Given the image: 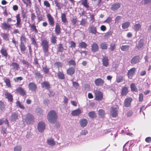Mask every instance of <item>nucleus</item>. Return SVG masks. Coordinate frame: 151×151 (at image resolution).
Segmentation results:
<instances>
[{
    "mask_svg": "<svg viewBox=\"0 0 151 151\" xmlns=\"http://www.w3.org/2000/svg\"><path fill=\"white\" fill-rule=\"evenodd\" d=\"M57 118V115L55 111H51L48 114L47 118L48 122L52 124L56 122Z\"/></svg>",
    "mask_w": 151,
    "mask_h": 151,
    "instance_id": "f257e3e1",
    "label": "nucleus"
},
{
    "mask_svg": "<svg viewBox=\"0 0 151 151\" xmlns=\"http://www.w3.org/2000/svg\"><path fill=\"white\" fill-rule=\"evenodd\" d=\"M95 94V99L98 101H101L103 98V95L102 92L98 90H96L94 91Z\"/></svg>",
    "mask_w": 151,
    "mask_h": 151,
    "instance_id": "f03ea898",
    "label": "nucleus"
},
{
    "mask_svg": "<svg viewBox=\"0 0 151 151\" xmlns=\"http://www.w3.org/2000/svg\"><path fill=\"white\" fill-rule=\"evenodd\" d=\"M41 45L45 55L47 54L49 47L48 42L46 40H43L42 42Z\"/></svg>",
    "mask_w": 151,
    "mask_h": 151,
    "instance_id": "7ed1b4c3",
    "label": "nucleus"
},
{
    "mask_svg": "<svg viewBox=\"0 0 151 151\" xmlns=\"http://www.w3.org/2000/svg\"><path fill=\"white\" fill-rule=\"evenodd\" d=\"M25 119L26 122L27 123H32L34 122V117L33 116L30 114H28L25 116V118H23Z\"/></svg>",
    "mask_w": 151,
    "mask_h": 151,
    "instance_id": "20e7f679",
    "label": "nucleus"
},
{
    "mask_svg": "<svg viewBox=\"0 0 151 151\" xmlns=\"http://www.w3.org/2000/svg\"><path fill=\"white\" fill-rule=\"evenodd\" d=\"M45 128V125L44 122H39L37 126V129L38 131L40 132L44 131Z\"/></svg>",
    "mask_w": 151,
    "mask_h": 151,
    "instance_id": "39448f33",
    "label": "nucleus"
},
{
    "mask_svg": "<svg viewBox=\"0 0 151 151\" xmlns=\"http://www.w3.org/2000/svg\"><path fill=\"white\" fill-rule=\"evenodd\" d=\"M110 113L113 117L115 118L118 115V110L116 108L111 107L110 110Z\"/></svg>",
    "mask_w": 151,
    "mask_h": 151,
    "instance_id": "423d86ee",
    "label": "nucleus"
},
{
    "mask_svg": "<svg viewBox=\"0 0 151 151\" xmlns=\"http://www.w3.org/2000/svg\"><path fill=\"white\" fill-rule=\"evenodd\" d=\"M9 23H7L6 22H4L2 24V28L6 30H9L11 28L12 25Z\"/></svg>",
    "mask_w": 151,
    "mask_h": 151,
    "instance_id": "0eeeda50",
    "label": "nucleus"
},
{
    "mask_svg": "<svg viewBox=\"0 0 151 151\" xmlns=\"http://www.w3.org/2000/svg\"><path fill=\"white\" fill-rule=\"evenodd\" d=\"M104 81L101 78H98L95 81V83L97 86H102L103 85Z\"/></svg>",
    "mask_w": 151,
    "mask_h": 151,
    "instance_id": "6e6552de",
    "label": "nucleus"
},
{
    "mask_svg": "<svg viewBox=\"0 0 151 151\" xmlns=\"http://www.w3.org/2000/svg\"><path fill=\"white\" fill-rule=\"evenodd\" d=\"M132 100V99L130 97H128L126 98L124 101V104L126 107H129L130 106L131 102Z\"/></svg>",
    "mask_w": 151,
    "mask_h": 151,
    "instance_id": "1a4fd4ad",
    "label": "nucleus"
},
{
    "mask_svg": "<svg viewBox=\"0 0 151 151\" xmlns=\"http://www.w3.org/2000/svg\"><path fill=\"white\" fill-rule=\"evenodd\" d=\"M47 17L48 18L49 24L50 25L54 26V21L53 17L51 16L50 14H47Z\"/></svg>",
    "mask_w": 151,
    "mask_h": 151,
    "instance_id": "9d476101",
    "label": "nucleus"
},
{
    "mask_svg": "<svg viewBox=\"0 0 151 151\" xmlns=\"http://www.w3.org/2000/svg\"><path fill=\"white\" fill-rule=\"evenodd\" d=\"M16 18L17 20V23H16V27H21V19L20 17V14H17L16 16Z\"/></svg>",
    "mask_w": 151,
    "mask_h": 151,
    "instance_id": "9b49d317",
    "label": "nucleus"
},
{
    "mask_svg": "<svg viewBox=\"0 0 151 151\" xmlns=\"http://www.w3.org/2000/svg\"><path fill=\"white\" fill-rule=\"evenodd\" d=\"M144 45V41L143 40L141 39L138 41V43L137 44L136 48L138 50H140L143 46Z\"/></svg>",
    "mask_w": 151,
    "mask_h": 151,
    "instance_id": "f8f14e48",
    "label": "nucleus"
},
{
    "mask_svg": "<svg viewBox=\"0 0 151 151\" xmlns=\"http://www.w3.org/2000/svg\"><path fill=\"white\" fill-rule=\"evenodd\" d=\"M28 87L29 90L32 91H35L36 90L37 86L33 83H30L28 85Z\"/></svg>",
    "mask_w": 151,
    "mask_h": 151,
    "instance_id": "ddd939ff",
    "label": "nucleus"
},
{
    "mask_svg": "<svg viewBox=\"0 0 151 151\" xmlns=\"http://www.w3.org/2000/svg\"><path fill=\"white\" fill-rule=\"evenodd\" d=\"M140 59L139 56H135L131 59V63L132 64H135L138 63Z\"/></svg>",
    "mask_w": 151,
    "mask_h": 151,
    "instance_id": "4468645a",
    "label": "nucleus"
},
{
    "mask_svg": "<svg viewBox=\"0 0 151 151\" xmlns=\"http://www.w3.org/2000/svg\"><path fill=\"white\" fill-rule=\"evenodd\" d=\"M91 51L93 52H96L98 51L99 47L98 44L94 43L91 46Z\"/></svg>",
    "mask_w": 151,
    "mask_h": 151,
    "instance_id": "2eb2a0df",
    "label": "nucleus"
},
{
    "mask_svg": "<svg viewBox=\"0 0 151 151\" xmlns=\"http://www.w3.org/2000/svg\"><path fill=\"white\" fill-rule=\"evenodd\" d=\"M79 123L81 126L82 127H84L87 126L88 122L86 119H83L80 120Z\"/></svg>",
    "mask_w": 151,
    "mask_h": 151,
    "instance_id": "dca6fc26",
    "label": "nucleus"
},
{
    "mask_svg": "<svg viewBox=\"0 0 151 151\" xmlns=\"http://www.w3.org/2000/svg\"><path fill=\"white\" fill-rule=\"evenodd\" d=\"M136 70L135 68H133L131 69L128 71L127 73L128 77L130 78H131L132 76L134 75Z\"/></svg>",
    "mask_w": 151,
    "mask_h": 151,
    "instance_id": "f3484780",
    "label": "nucleus"
},
{
    "mask_svg": "<svg viewBox=\"0 0 151 151\" xmlns=\"http://www.w3.org/2000/svg\"><path fill=\"white\" fill-rule=\"evenodd\" d=\"M102 63L104 66L107 67L109 65V60L106 56H103L102 59Z\"/></svg>",
    "mask_w": 151,
    "mask_h": 151,
    "instance_id": "a211bd4d",
    "label": "nucleus"
},
{
    "mask_svg": "<svg viewBox=\"0 0 151 151\" xmlns=\"http://www.w3.org/2000/svg\"><path fill=\"white\" fill-rule=\"evenodd\" d=\"M75 67H71L69 68L66 70L67 73L68 75H72L75 73Z\"/></svg>",
    "mask_w": 151,
    "mask_h": 151,
    "instance_id": "6ab92c4d",
    "label": "nucleus"
},
{
    "mask_svg": "<svg viewBox=\"0 0 151 151\" xmlns=\"http://www.w3.org/2000/svg\"><path fill=\"white\" fill-rule=\"evenodd\" d=\"M120 6V4L119 3H116L112 5L111 7V9L113 11L117 10Z\"/></svg>",
    "mask_w": 151,
    "mask_h": 151,
    "instance_id": "aec40b11",
    "label": "nucleus"
},
{
    "mask_svg": "<svg viewBox=\"0 0 151 151\" xmlns=\"http://www.w3.org/2000/svg\"><path fill=\"white\" fill-rule=\"evenodd\" d=\"M55 33L57 35H59L60 32V25L59 23H56L55 25Z\"/></svg>",
    "mask_w": 151,
    "mask_h": 151,
    "instance_id": "412c9836",
    "label": "nucleus"
},
{
    "mask_svg": "<svg viewBox=\"0 0 151 151\" xmlns=\"http://www.w3.org/2000/svg\"><path fill=\"white\" fill-rule=\"evenodd\" d=\"M17 92L22 96H24L25 94V92L24 90L21 87L18 88L16 90Z\"/></svg>",
    "mask_w": 151,
    "mask_h": 151,
    "instance_id": "4be33fe9",
    "label": "nucleus"
},
{
    "mask_svg": "<svg viewBox=\"0 0 151 151\" xmlns=\"http://www.w3.org/2000/svg\"><path fill=\"white\" fill-rule=\"evenodd\" d=\"M90 32L94 35H96L97 32L96 27L93 26H90L89 27Z\"/></svg>",
    "mask_w": 151,
    "mask_h": 151,
    "instance_id": "5701e85b",
    "label": "nucleus"
},
{
    "mask_svg": "<svg viewBox=\"0 0 151 151\" xmlns=\"http://www.w3.org/2000/svg\"><path fill=\"white\" fill-rule=\"evenodd\" d=\"M10 66L12 67L13 69L15 71L18 70L19 68V65L16 63H13Z\"/></svg>",
    "mask_w": 151,
    "mask_h": 151,
    "instance_id": "b1692460",
    "label": "nucleus"
},
{
    "mask_svg": "<svg viewBox=\"0 0 151 151\" xmlns=\"http://www.w3.org/2000/svg\"><path fill=\"white\" fill-rule=\"evenodd\" d=\"M57 76L59 79L63 80L65 78V75L63 71H59L57 73Z\"/></svg>",
    "mask_w": 151,
    "mask_h": 151,
    "instance_id": "393cba45",
    "label": "nucleus"
},
{
    "mask_svg": "<svg viewBox=\"0 0 151 151\" xmlns=\"http://www.w3.org/2000/svg\"><path fill=\"white\" fill-rule=\"evenodd\" d=\"M128 92V89L127 87H124L122 89L121 94L122 96H125L127 94Z\"/></svg>",
    "mask_w": 151,
    "mask_h": 151,
    "instance_id": "a878e982",
    "label": "nucleus"
},
{
    "mask_svg": "<svg viewBox=\"0 0 151 151\" xmlns=\"http://www.w3.org/2000/svg\"><path fill=\"white\" fill-rule=\"evenodd\" d=\"M18 119L17 114L15 113H13L12 114L10 119L11 121L15 122Z\"/></svg>",
    "mask_w": 151,
    "mask_h": 151,
    "instance_id": "bb28decb",
    "label": "nucleus"
},
{
    "mask_svg": "<svg viewBox=\"0 0 151 151\" xmlns=\"http://www.w3.org/2000/svg\"><path fill=\"white\" fill-rule=\"evenodd\" d=\"M5 96L6 99H8V101L12 102L13 100V97L12 94L6 92L5 94Z\"/></svg>",
    "mask_w": 151,
    "mask_h": 151,
    "instance_id": "cd10ccee",
    "label": "nucleus"
},
{
    "mask_svg": "<svg viewBox=\"0 0 151 151\" xmlns=\"http://www.w3.org/2000/svg\"><path fill=\"white\" fill-rule=\"evenodd\" d=\"M81 113V110L78 109L76 110L73 111L71 113V114L73 116H77L80 114Z\"/></svg>",
    "mask_w": 151,
    "mask_h": 151,
    "instance_id": "c85d7f7f",
    "label": "nucleus"
},
{
    "mask_svg": "<svg viewBox=\"0 0 151 151\" xmlns=\"http://www.w3.org/2000/svg\"><path fill=\"white\" fill-rule=\"evenodd\" d=\"M5 105L4 103L0 101V111L3 112L5 111Z\"/></svg>",
    "mask_w": 151,
    "mask_h": 151,
    "instance_id": "c756f323",
    "label": "nucleus"
},
{
    "mask_svg": "<svg viewBox=\"0 0 151 151\" xmlns=\"http://www.w3.org/2000/svg\"><path fill=\"white\" fill-rule=\"evenodd\" d=\"M100 47L102 50H106L108 47V45L105 42H101L100 44Z\"/></svg>",
    "mask_w": 151,
    "mask_h": 151,
    "instance_id": "7c9ffc66",
    "label": "nucleus"
},
{
    "mask_svg": "<svg viewBox=\"0 0 151 151\" xmlns=\"http://www.w3.org/2000/svg\"><path fill=\"white\" fill-rule=\"evenodd\" d=\"M99 116L101 118L105 117V112L102 109L99 110L98 111Z\"/></svg>",
    "mask_w": 151,
    "mask_h": 151,
    "instance_id": "2f4dec72",
    "label": "nucleus"
},
{
    "mask_svg": "<svg viewBox=\"0 0 151 151\" xmlns=\"http://www.w3.org/2000/svg\"><path fill=\"white\" fill-rule=\"evenodd\" d=\"M16 104L17 107L22 109H24L25 108L24 105L18 101L16 102Z\"/></svg>",
    "mask_w": 151,
    "mask_h": 151,
    "instance_id": "473e14b6",
    "label": "nucleus"
},
{
    "mask_svg": "<svg viewBox=\"0 0 151 151\" xmlns=\"http://www.w3.org/2000/svg\"><path fill=\"white\" fill-rule=\"evenodd\" d=\"M47 144L50 146H54L55 144V143L53 139H49L47 141Z\"/></svg>",
    "mask_w": 151,
    "mask_h": 151,
    "instance_id": "72a5a7b5",
    "label": "nucleus"
},
{
    "mask_svg": "<svg viewBox=\"0 0 151 151\" xmlns=\"http://www.w3.org/2000/svg\"><path fill=\"white\" fill-rule=\"evenodd\" d=\"M1 54L5 58H6L8 56V54L7 52V50L4 48H2L1 50Z\"/></svg>",
    "mask_w": 151,
    "mask_h": 151,
    "instance_id": "f704fd0d",
    "label": "nucleus"
},
{
    "mask_svg": "<svg viewBox=\"0 0 151 151\" xmlns=\"http://www.w3.org/2000/svg\"><path fill=\"white\" fill-rule=\"evenodd\" d=\"M129 45H124L121 47L120 48L122 51H126L129 50Z\"/></svg>",
    "mask_w": 151,
    "mask_h": 151,
    "instance_id": "c9c22d12",
    "label": "nucleus"
},
{
    "mask_svg": "<svg viewBox=\"0 0 151 151\" xmlns=\"http://www.w3.org/2000/svg\"><path fill=\"white\" fill-rule=\"evenodd\" d=\"M130 24L129 22H126L122 24V27L123 29H125L128 27Z\"/></svg>",
    "mask_w": 151,
    "mask_h": 151,
    "instance_id": "e433bc0d",
    "label": "nucleus"
},
{
    "mask_svg": "<svg viewBox=\"0 0 151 151\" xmlns=\"http://www.w3.org/2000/svg\"><path fill=\"white\" fill-rule=\"evenodd\" d=\"M130 87L132 91L135 92L137 91V88L136 87L134 83H132Z\"/></svg>",
    "mask_w": 151,
    "mask_h": 151,
    "instance_id": "4c0bfd02",
    "label": "nucleus"
},
{
    "mask_svg": "<svg viewBox=\"0 0 151 151\" xmlns=\"http://www.w3.org/2000/svg\"><path fill=\"white\" fill-rule=\"evenodd\" d=\"M141 25L139 23L136 24L134 27V30L137 31L141 28Z\"/></svg>",
    "mask_w": 151,
    "mask_h": 151,
    "instance_id": "58836bf2",
    "label": "nucleus"
},
{
    "mask_svg": "<svg viewBox=\"0 0 151 151\" xmlns=\"http://www.w3.org/2000/svg\"><path fill=\"white\" fill-rule=\"evenodd\" d=\"M79 46L81 48H85L87 46V44L84 42H81L79 44Z\"/></svg>",
    "mask_w": 151,
    "mask_h": 151,
    "instance_id": "ea45409f",
    "label": "nucleus"
},
{
    "mask_svg": "<svg viewBox=\"0 0 151 151\" xmlns=\"http://www.w3.org/2000/svg\"><path fill=\"white\" fill-rule=\"evenodd\" d=\"M42 86L43 88H45L46 89H48L50 87V85L47 82H44L42 84Z\"/></svg>",
    "mask_w": 151,
    "mask_h": 151,
    "instance_id": "a19ab883",
    "label": "nucleus"
},
{
    "mask_svg": "<svg viewBox=\"0 0 151 151\" xmlns=\"http://www.w3.org/2000/svg\"><path fill=\"white\" fill-rule=\"evenodd\" d=\"M24 3L27 6H31V2L30 0H22Z\"/></svg>",
    "mask_w": 151,
    "mask_h": 151,
    "instance_id": "79ce46f5",
    "label": "nucleus"
},
{
    "mask_svg": "<svg viewBox=\"0 0 151 151\" xmlns=\"http://www.w3.org/2000/svg\"><path fill=\"white\" fill-rule=\"evenodd\" d=\"M56 37L52 35L51 37V41L52 43H55L56 42Z\"/></svg>",
    "mask_w": 151,
    "mask_h": 151,
    "instance_id": "37998d69",
    "label": "nucleus"
},
{
    "mask_svg": "<svg viewBox=\"0 0 151 151\" xmlns=\"http://www.w3.org/2000/svg\"><path fill=\"white\" fill-rule=\"evenodd\" d=\"M64 49L63 46V44H59V46L58 47V51L59 52H62Z\"/></svg>",
    "mask_w": 151,
    "mask_h": 151,
    "instance_id": "c03bdc74",
    "label": "nucleus"
},
{
    "mask_svg": "<svg viewBox=\"0 0 151 151\" xmlns=\"http://www.w3.org/2000/svg\"><path fill=\"white\" fill-rule=\"evenodd\" d=\"M4 81L5 83H6V86L8 87H10L11 86L10 84V81L9 79L8 78H6L4 79Z\"/></svg>",
    "mask_w": 151,
    "mask_h": 151,
    "instance_id": "a18cd8bd",
    "label": "nucleus"
},
{
    "mask_svg": "<svg viewBox=\"0 0 151 151\" xmlns=\"http://www.w3.org/2000/svg\"><path fill=\"white\" fill-rule=\"evenodd\" d=\"M61 18L62 22L65 23L66 22L67 19L65 14L64 13H62Z\"/></svg>",
    "mask_w": 151,
    "mask_h": 151,
    "instance_id": "49530a36",
    "label": "nucleus"
},
{
    "mask_svg": "<svg viewBox=\"0 0 151 151\" xmlns=\"http://www.w3.org/2000/svg\"><path fill=\"white\" fill-rule=\"evenodd\" d=\"M30 27L32 31H34L35 32L37 33L38 30L36 28V27L34 24L31 25Z\"/></svg>",
    "mask_w": 151,
    "mask_h": 151,
    "instance_id": "de8ad7c7",
    "label": "nucleus"
},
{
    "mask_svg": "<svg viewBox=\"0 0 151 151\" xmlns=\"http://www.w3.org/2000/svg\"><path fill=\"white\" fill-rule=\"evenodd\" d=\"M68 64L69 66L73 65L75 67L76 65V63L74 60H71L68 61Z\"/></svg>",
    "mask_w": 151,
    "mask_h": 151,
    "instance_id": "09e8293b",
    "label": "nucleus"
},
{
    "mask_svg": "<svg viewBox=\"0 0 151 151\" xmlns=\"http://www.w3.org/2000/svg\"><path fill=\"white\" fill-rule=\"evenodd\" d=\"M21 51L22 52H24L26 49L24 43H21L20 46Z\"/></svg>",
    "mask_w": 151,
    "mask_h": 151,
    "instance_id": "8fccbe9b",
    "label": "nucleus"
},
{
    "mask_svg": "<svg viewBox=\"0 0 151 151\" xmlns=\"http://www.w3.org/2000/svg\"><path fill=\"white\" fill-rule=\"evenodd\" d=\"M123 78L122 76H119L116 79V81L117 83H119L122 82L123 80Z\"/></svg>",
    "mask_w": 151,
    "mask_h": 151,
    "instance_id": "3c124183",
    "label": "nucleus"
},
{
    "mask_svg": "<svg viewBox=\"0 0 151 151\" xmlns=\"http://www.w3.org/2000/svg\"><path fill=\"white\" fill-rule=\"evenodd\" d=\"M109 49L111 51H113L115 48V43H111L110 45Z\"/></svg>",
    "mask_w": 151,
    "mask_h": 151,
    "instance_id": "603ef678",
    "label": "nucleus"
},
{
    "mask_svg": "<svg viewBox=\"0 0 151 151\" xmlns=\"http://www.w3.org/2000/svg\"><path fill=\"white\" fill-rule=\"evenodd\" d=\"M2 36L3 39L6 40H8L9 39L8 35L6 34H3L2 35Z\"/></svg>",
    "mask_w": 151,
    "mask_h": 151,
    "instance_id": "864d4df0",
    "label": "nucleus"
},
{
    "mask_svg": "<svg viewBox=\"0 0 151 151\" xmlns=\"http://www.w3.org/2000/svg\"><path fill=\"white\" fill-rule=\"evenodd\" d=\"M27 13L26 11H25L24 10L22 11V16L23 19L27 17Z\"/></svg>",
    "mask_w": 151,
    "mask_h": 151,
    "instance_id": "5fc2aeb1",
    "label": "nucleus"
},
{
    "mask_svg": "<svg viewBox=\"0 0 151 151\" xmlns=\"http://www.w3.org/2000/svg\"><path fill=\"white\" fill-rule=\"evenodd\" d=\"M89 116L91 118H93L95 116V113L94 111H91L88 113Z\"/></svg>",
    "mask_w": 151,
    "mask_h": 151,
    "instance_id": "6e6d98bb",
    "label": "nucleus"
},
{
    "mask_svg": "<svg viewBox=\"0 0 151 151\" xmlns=\"http://www.w3.org/2000/svg\"><path fill=\"white\" fill-rule=\"evenodd\" d=\"M62 65V63L59 62H57L55 64V66H57L58 68L61 67Z\"/></svg>",
    "mask_w": 151,
    "mask_h": 151,
    "instance_id": "4d7b16f0",
    "label": "nucleus"
},
{
    "mask_svg": "<svg viewBox=\"0 0 151 151\" xmlns=\"http://www.w3.org/2000/svg\"><path fill=\"white\" fill-rule=\"evenodd\" d=\"M35 78H39L42 77V76L40 73L38 72H36L35 73Z\"/></svg>",
    "mask_w": 151,
    "mask_h": 151,
    "instance_id": "13d9d810",
    "label": "nucleus"
},
{
    "mask_svg": "<svg viewBox=\"0 0 151 151\" xmlns=\"http://www.w3.org/2000/svg\"><path fill=\"white\" fill-rule=\"evenodd\" d=\"M22 150V147L21 146H17L14 147V151H21Z\"/></svg>",
    "mask_w": 151,
    "mask_h": 151,
    "instance_id": "bf43d9fd",
    "label": "nucleus"
},
{
    "mask_svg": "<svg viewBox=\"0 0 151 151\" xmlns=\"http://www.w3.org/2000/svg\"><path fill=\"white\" fill-rule=\"evenodd\" d=\"M112 21V18L111 17H108L107 19L104 21V23H106L108 24L110 23Z\"/></svg>",
    "mask_w": 151,
    "mask_h": 151,
    "instance_id": "052dcab7",
    "label": "nucleus"
},
{
    "mask_svg": "<svg viewBox=\"0 0 151 151\" xmlns=\"http://www.w3.org/2000/svg\"><path fill=\"white\" fill-rule=\"evenodd\" d=\"M82 4L85 6L87 7L88 6L87 0H81Z\"/></svg>",
    "mask_w": 151,
    "mask_h": 151,
    "instance_id": "680f3d73",
    "label": "nucleus"
},
{
    "mask_svg": "<svg viewBox=\"0 0 151 151\" xmlns=\"http://www.w3.org/2000/svg\"><path fill=\"white\" fill-rule=\"evenodd\" d=\"M23 80V78L22 77H16L14 79V81L17 82L19 81H21Z\"/></svg>",
    "mask_w": 151,
    "mask_h": 151,
    "instance_id": "e2e57ef3",
    "label": "nucleus"
},
{
    "mask_svg": "<svg viewBox=\"0 0 151 151\" xmlns=\"http://www.w3.org/2000/svg\"><path fill=\"white\" fill-rule=\"evenodd\" d=\"M26 38L24 36H22L20 37L21 43H23V42H26Z\"/></svg>",
    "mask_w": 151,
    "mask_h": 151,
    "instance_id": "0e129e2a",
    "label": "nucleus"
},
{
    "mask_svg": "<svg viewBox=\"0 0 151 151\" xmlns=\"http://www.w3.org/2000/svg\"><path fill=\"white\" fill-rule=\"evenodd\" d=\"M121 17L120 16H117L115 19V23H118L121 19Z\"/></svg>",
    "mask_w": 151,
    "mask_h": 151,
    "instance_id": "69168bd1",
    "label": "nucleus"
},
{
    "mask_svg": "<svg viewBox=\"0 0 151 151\" xmlns=\"http://www.w3.org/2000/svg\"><path fill=\"white\" fill-rule=\"evenodd\" d=\"M87 21L85 19H82L81 21L80 24L82 25H84L86 24Z\"/></svg>",
    "mask_w": 151,
    "mask_h": 151,
    "instance_id": "338daca9",
    "label": "nucleus"
},
{
    "mask_svg": "<svg viewBox=\"0 0 151 151\" xmlns=\"http://www.w3.org/2000/svg\"><path fill=\"white\" fill-rule=\"evenodd\" d=\"M143 99V94L140 93L139 94V101H142Z\"/></svg>",
    "mask_w": 151,
    "mask_h": 151,
    "instance_id": "774afa93",
    "label": "nucleus"
}]
</instances>
